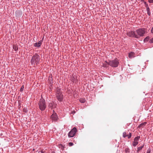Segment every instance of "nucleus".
I'll return each instance as SVG.
<instances>
[{"mask_svg":"<svg viewBox=\"0 0 153 153\" xmlns=\"http://www.w3.org/2000/svg\"><path fill=\"white\" fill-rule=\"evenodd\" d=\"M144 145H143L140 147H139L137 148V152H139L141 150L142 148L143 147Z\"/></svg>","mask_w":153,"mask_h":153,"instance_id":"nucleus-13","label":"nucleus"},{"mask_svg":"<svg viewBox=\"0 0 153 153\" xmlns=\"http://www.w3.org/2000/svg\"><path fill=\"white\" fill-rule=\"evenodd\" d=\"M127 35L130 37H135L136 38H139V36L135 34V31H128L127 33Z\"/></svg>","mask_w":153,"mask_h":153,"instance_id":"nucleus-5","label":"nucleus"},{"mask_svg":"<svg viewBox=\"0 0 153 153\" xmlns=\"http://www.w3.org/2000/svg\"><path fill=\"white\" fill-rule=\"evenodd\" d=\"M68 145L70 146H72L74 145V144L70 142L69 143Z\"/></svg>","mask_w":153,"mask_h":153,"instance_id":"nucleus-22","label":"nucleus"},{"mask_svg":"<svg viewBox=\"0 0 153 153\" xmlns=\"http://www.w3.org/2000/svg\"><path fill=\"white\" fill-rule=\"evenodd\" d=\"M131 137V133L130 134V135L128 136V138H130Z\"/></svg>","mask_w":153,"mask_h":153,"instance_id":"nucleus-27","label":"nucleus"},{"mask_svg":"<svg viewBox=\"0 0 153 153\" xmlns=\"http://www.w3.org/2000/svg\"><path fill=\"white\" fill-rule=\"evenodd\" d=\"M24 88V85H23L22 86V87H21L20 89V91L21 92L23 90Z\"/></svg>","mask_w":153,"mask_h":153,"instance_id":"nucleus-19","label":"nucleus"},{"mask_svg":"<svg viewBox=\"0 0 153 153\" xmlns=\"http://www.w3.org/2000/svg\"><path fill=\"white\" fill-rule=\"evenodd\" d=\"M146 7V11L147 12H149L150 11V9L149 7H148V5H147Z\"/></svg>","mask_w":153,"mask_h":153,"instance_id":"nucleus-18","label":"nucleus"},{"mask_svg":"<svg viewBox=\"0 0 153 153\" xmlns=\"http://www.w3.org/2000/svg\"><path fill=\"white\" fill-rule=\"evenodd\" d=\"M77 131V129L76 127H74L68 133V136L69 137H74Z\"/></svg>","mask_w":153,"mask_h":153,"instance_id":"nucleus-4","label":"nucleus"},{"mask_svg":"<svg viewBox=\"0 0 153 153\" xmlns=\"http://www.w3.org/2000/svg\"><path fill=\"white\" fill-rule=\"evenodd\" d=\"M138 144V142L137 141H134L133 143V146H135Z\"/></svg>","mask_w":153,"mask_h":153,"instance_id":"nucleus-14","label":"nucleus"},{"mask_svg":"<svg viewBox=\"0 0 153 153\" xmlns=\"http://www.w3.org/2000/svg\"><path fill=\"white\" fill-rule=\"evenodd\" d=\"M106 63L113 67H116L119 64V60L117 59L110 60L109 62L105 61Z\"/></svg>","mask_w":153,"mask_h":153,"instance_id":"nucleus-3","label":"nucleus"},{"mask_svg":"<svg viewBox=\"0 0 153 153\" xmlns=\"http://www.w3.org/2000/svg\"><path fill=\"white\" fill-rule=\"evenodd\" d=\"M125 151L126 152H129V149H126L125 150Z\"/></svg>","mask_w":153,"mask_h":153,"instance_id":"nucleus-23","label":"nucleus"},{"mask_svg":"<svg viewBox=\"0 0 153 153\" xmlns=\"http://www.w3.org/2000/svg\"><path fill=\"white\" fill-rule=\"evenodd\" d=\"M147 14H148V15L149 16H150L151 15V12H150V11H149V12H147Z\"/></svg>","mask_w":153,"mask_h":153,"instance_id":"nucleus-25","label":"nucleus"},{"mask_svg":"<svg viewBox=\"0 0 153 153\" xmlns=\"http://www.w3.org/2000/svg\"><path fill=\"white\" fill-rule=\"evenodd\" d=\"M149 1L150 3H153V0H149Z\"/></svg>","mask_w":153,"mask_h":153,"instance_id":"nucleus-24","label":"nucleus"},{"mask_svg":"<svg viewBox=\"0 0 153 153\" xmlns=\"http://www.w3.org/2000/svg\"><path fill=\"white\" fill-rule=\"evenodd\" d=\"M150 41L152 43H153V38L151 39Z\"/></svg>","mask_w":153,"mask_h":153,"instance_id":"nucleus-26","label":"nucleus"},{"mask_svg":"<svg viewBox=\"0 0 153 153\" xmlns=\"http://www.w3.org/2000/svg\"><path fill=\"white\" fill-rule=\"evenodd\" d=\"M40 60V57L37 54H34L31 60V64L33 65H37L39 64Z\"/></svg>","mask_w":153,"mask_h":153,"instance_id":"nucleus-1","label":"nucleus"},{"mask_svg":"<svg viewBox=\"0 0 153 153\" xmlns=\"http://www.w3.org/2000/svg\"><path fill=\"white\" fill-rule=\"evenodd\" d=\"M123 137H125L126 136V133L125 132H124L123 133Z\"/></svg>","mask_w":153,"mask_h":153,"instance_id":"nucleus-21","label":"nucleus"},{"mask_svg":"<svg viewBox=\"0 0 153 153\" xmlns=\"http://www.w3.org/2000/svg\"><path fill=\"white\" fill-rule=\"evenodd\" d=\"M151 152V150L150 148L148 149H147V152L146 153H150Z\"/></svg>","mask_w":153,"mask_h":153,"instance_id":"nucleus-17","label":"nucleus"},{"mask_svg":"<svg viewBox=\"0 0 153 153\" xmlns=\"http://www.w3.org/2000/svg\"><path fill=\"white\" fill-rule=\"evenodd\" d=\"M39 109L41 111H44L46 108L45 101L42 98L40 99L38 104Z\"/></svg>","mask_w":153,"mask_h":153,"instance_id":"nucleus-2","label":"nucleus"},{"mask_svg":"<svg viewBox=\"0 0 153 153\" xmlns=\"http://www.w3.org/2000/svg\"><path fill=\"white\" fill-rule=\"evenodd\" d=\"M151 31V32L153 33V27L152 28Z\"/></svg>","mask_w":153,"mask_h":153,"instance_id":"nucleus-28","label":"nucleus"},{"mask_svg":"<svg viewBox=\"0 0 153 153\" xmlns=\"http://www.w3.org/2000/svg\"><path fill=\"white\" fill-rule=\"evenodd\" d=\"M41 44H42L41 42V41H39L38 42L35 43L34 44V46L35 47H39L41 46Z\"/></svg>","mask_w":153,"mask_h":153,"instance_id":"nucleus-9","label":"nucleus"},{"mask_svg":"<svg viewBox=\"0 0 153 153\" xmlns=\"http://www.w3.org/2000/svg\"><path fill=\"white\" fill-rule=\"evenodd\" d=\"M146 122H144L143 123H141L140 124V125L139 126V128L143 127L144 126H145L146 124Z\"/></svg>","mask_w":153,"mask_h":153,"instance_id":"nucleus-12","label":"nucleus"},{"mask_svg":"<svg viewBox=\"0 0 153 153\" xmlns=\"http://www.w3.org/2000/svg\"><path fill=\"white\" fill-rule=\"evenodd\" d=\"M140 137L139 136L136 137L134 139V140L135 141H138L139 139L140 138Z\"/></svg>","mask_w":153,"mask_h":153,"instance_id":"nucleus-16","label":"nucleus"},{"mask_svg":"<svg viewBox=\"0 0 153 153\" xmlns=\"http://www.w3.org/2000/svg\"><path fill=\"white\" fill-rule=\"evenodd\" d=\"M62 96L63 95L62 94L56 96L57 100L59 101H61L63 99Z\"/></svg>","mask_w":153,"mask_h":153,"instance_id":"nucleus-8","label":"nucleus"},{"mask_svg":"<svg viewBox=\"0 0 153 153\" xmlns=\"http://www.w3.org/2000/svg\"><path fill=\"white\" fill-rule=\"evenodd\" d=\"M79 101L82 103H84L85 101V100L84 99H81L79 100Z\"/></svg>","mask_w":153,"mask_h":153,"instance_id":"nucleus-15","label":"nucleus"},{"mask_svg":"<svg viewBox=\"0 0 153 153\" xmlns=\"http://www.w3.org/2000/svg\"><path fill=\"white\" fill-rule=\"evenodd\" d=\"M52 120L54 121H56L58 119L57 115L56 113L53 111V113L51 116Z\"/></svg>","mask_w":153,"mask_h":153,"instance_id":"nucleus-7","label":"nucleus"},{"mask_svg":"<svg viewBox=\"0 0 153 153\" xmlns=\"http://www.w3.org/2000/svg\"><path fill=\"white\" fill-rule=\"evenodd\" d=\"M52 106H53L52 103H49V105H48V106L49 107L51 108L52 107Z\"/></svg>","mask_w":153,"mask_h":153,"instance_id":"nucleus-20","label":"nucleus"},{"mask_svg":"<svg viewBox=\"0 0 153 153\" xmlns=\"http://www.w3.org/2000/svg\"><path fill=\"white\" fill-rule=\"evenodd\" d=\"M134 53L133 52H131L129 53L128 55L129 57L130 58H131L134 57Z\"/></svg>","mask_w":153,"mask_h":153,"instance_id":"nucleus-11","label":"nucleus"},{"mask_svg":"<svg viewBox=\"0 0 153 153\" xmlns=\"http://www.w3.org/2000/svg\"><path fill=\"white\" fill-rule=\"evenodd\" d=\"M144 3H145V4H146V2H144Z\"/></svg>","mask_w":153,"mask_h":153,"instance_id":"nucleus-29","label":"nucleus"},{"mask_svg":"<svg viewBox=\"0 0 153 153\" xmlns=\"http://www.w3.org/2000/svg\"><path fill=\"white\" fill-rule=\"evenodd\" d=\"M62 93L60 89H59L58 88L57 90V92L56 93V96L61 95H62Z\"/></svg>","mask_w":153,"mask_h":153,"instance_id":"nucleus-10","label":"nucleus"},{"mask_svg":"<svg viewBox=\"0 0 153 153\" xmlns=\"http://www.w3.org/2000/svg\"><path fill=\"white\" fill-rule=\"evenodd\" d=\"M136 32L138 34L137 36H143L145 33V30L144 28H140L136 30Z\"/></svg>","mask_w":153,"mask_h":153,"instance_id":"nucleus-6","label":"nucleus"}]
</instances>
